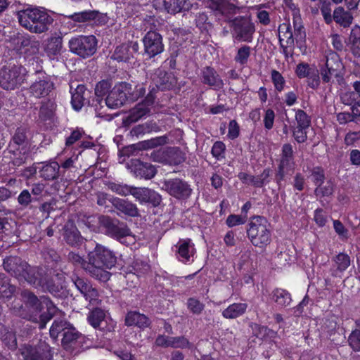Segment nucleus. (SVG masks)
<instances>
[{"label":"nucleus","instance_id":"f257e3e1","mask_svg":"<svg viewBox=\"0 0 360 360\" xmlns=\"http://www.w3.org/2000/svg\"><path fill=\"white\" fill-rule=\"evenodd\" d=\"M87 257L86 273L100 281H108L110 277L108 269L117 262L115 253L105 246L97 243L94 249L89 252Z\"/></svg>","mask_w":360,"mask_h":360},{"label":"nucleus","instance_id":"f03ea898","mask_svg":"<svg viewBox=\"0 0 360 360\" xmlns=\"http://www.w3.org/2000/svg\"><path fill=\"white\" fill-rule=\"evenodd\" d=\"M32 136L26 126L18 127L8 143L7 150L11 162L14 166L25 164L31 154Z\"/></svg>","mask_w":360,"mask_h":360},{"label":"nucleus","instance_id":"7ed1b4c3","mask_svg":"<svg viewBox=\"0 0 360 360\" xmlns=\"http://www.w3.org/2000/svg\"><path fill=\"white\" fill-rule=\"evenodd\" d=\"M19 24L34 34H41L49 30L53 19L44 8H27L18 11Z\"/></svg>","mask_w":360,"mask_h":360},{"label":"nucleus","instance_id":"20e7f679","mask_svg":"<svg viewBox=\"0 0 360 360\" xmlns=\"http://www.w3.org/2000/svg\"><path fill=\"white\" fill-rule=\"evenodd\" d=\"M26 69L21 65L9 64L0 69V86L6 90L19 88L25 81Z\"/></svg>","mask_w":360,"mask_h":360},{"label":"nucleus","instance_id":"39448f33","mask_svg":"<svg viewBox=\"0 0 360 360\" xmlns=\"http://www.w3.org/2000/svg\"><path fill=\"white\" fill-rule=\"evenodd\" d=\"M247 233L255 246L266 245L271 241V232L267 220L260 216L254 217L249 224Z\"/></svg>","mask_w":360,"mask_h":360},{"label":"nucleus","instance_id":"423d86ee","mask_svg":"<svg viewBox=\"0 0 360 360\" xmlns=\"http://www.w3.org/2000/svg\"><path fill=\"white\" fill-rule=\"evenodd\" d=\"M229 27L233 39L250 43L255 32V26L250 17L238 16L229 21Z\"/></svg>","mask_w":360,"mask_h":360},{"label":"nucleus","instance_id":"0eeeda50","mask_svg":"<svg viewBox=\"0 0 360 360\" xmlns=\"http://www.w3.org/2000/svg\"><path fill=\"white\" fill-rule=\"evenodd\" d=\"M46 304L47 308V311L46 312L41 313L43 309L42 306L37 307V309L34 307H21L19 316L22 319L38 323L40 329L44 328L46 323L53 318L56 310V307L53 306L51 301L47 300Z\"/></svg>","mask_w":360,"mask_h":360},{"label":"nucleus","instance_id":"6e6552de","mask_svg":"<svg viewBox=\"0 0 360 360\" xmlns=\"http://www.w3.org/2000/svg\"><path fill=\"white\" fill-rule=\"evenodd\" d=\"M71 52L86 58L93 56L97 49V39L94 35L79 36L69 41Z\"/></svg>","mask_w":360,"mask_h":360},{"label":"nucleus","instance_id":"1a4fd4ad","mask_svg":"<svg viewBox=\"0 0 360 360\" xmlns=\"http://www.w3.org/2000/svg\"><path fill=\"white\" fill-rule=\"evenodd\" d=\"M98 222L101 226L105 229V233L121 243L127 236L131 235V231L127 225L123 222H120L117 219H112L109 216L101 215L98 218Z\"/></svg>","mask_w":360,"mask_h":360},{"label":"nucleus","instance_id":"9d476101","mask_svg":"<svg viewBox=\"0 0 360 360\" xmlns=\"http://www.w3.org/2000/svg\"><path fill=\"white\" fill-rule=\"evenodd\" d=\"M65 274L57 271H50L49 274L44 272L41 287L44 291H48L54 296H60L65 288Z\"/></svg>","mask_w":360,"mask_h":360},{"label":"nucleus","instance_id":"9b49d317","mask_svg":"<svg viewBox=\"0 0 360 360\" xmlns=\"http://www.w3.org/2000/svg\"><path fill=\"white\" fill-rule=\"evenodd\" d=\"M131 85L127 82H121L116 84L109 92L108 96L103 101L109 108H118L124 105L129 98Z\"/></svg>","mask_w":360,"mask_h":360},{"label":"nucleus","instance_id":"f8f14e48","mask_svg":"<svg viewBox=\"0 0 360 360\" xmlns=\"http://www.w3.org/2000/svg\"><path fill=\"white\" fill-rule=\"evenodd\" d=\"M155 88L153 87L143 102L138 103L130 111L127 117L123 120V124L127 127L141 119L150 112L149 106L154 103Z\"/></svg>","mask_w":360,"mask_h":360},{"label":"nucleus","instance_id":"ddd939ff","mask_svg":"<svg viewBox=\"0 0 360 360\" xmlns=\"http://www.w3.org/2000/svg\"><path fill=\"white\" fill-rule=\"evenodd\" d=\"M23 360H51L52 354L49 345L41 342L36 347L22 345L19 349Z\"/></svg>","mask_w":360,"mask_h":360},{"label":"nucleus","instance_id":"4468645a","mask_svg":"<svg viewBox=\"0 0 360 360\" xmlns=\"http://www.w3.org/2000/svg\"><path fill=\"white\" fill-rule=\"evenodd\" d=\"M162 188L170 195L179 200L188 198L192 193L190 185L179 178L164 181Z\"/></svg>","mask_w":360,"mask_h":360},{"label":"nucleus","instance_id":"2eb2a0df","mask_svg":"<svg viewBox=\"0 0 360 360\" xmlns=\"http://www.w3.org/2000/svg\"><path fill=\"white\" fill-rule=\"evenodd\" d=\"M110 87L111 84L108 81L102 80L99 82L95 87L96 98L93 100V105L95 108L96 116L105 120H110L112 117L110 115L102 110L103 108L102 103L104 101L102 97L109 91Z\"/></svg>","mask_w":360,"mask_h":360},{"label":"nucleus","instance_id":"dca6fc26","mask_svg":"<svg viewBox=\"0 0 360 360\" xmlns=\"http://www.w3.org/2000/svg\"><path fill=\"white\" fill-rule=\"evenodd\" d=\"M145 53L150 57H154L164 51L162 36L157 32L149 31L143 39Z\"/></svg>","mask_w":360,"mask_h":360},{"label":"nucleus","instance_id":"f3484780","mask_svg":"<svg viewBox=\"0 0 360 360\" xmlns=\"http://www.w3.org/2000/svg\"><path fill=\"white\" fill-rule=\"evenodd\" d=\"M210 8L212 10L216 17L224 18V21L229 22L231 17L239 10L238 7L226 0L212 1L210 4Z\"/></svg>","mask_w":360,"mask_h":360},{"label":"nucleus","instance_id":"a211bd4d","mask_svg":"<svg viewBox=\"0 0 360 360\" xmlns=\"http://www.w3.org/2000/svg\"><path fill=\"white\" fill-rule=\"evenodd\" d=\"M129 195H133L141 203H150L154 207L160 205L162 201L161 195L148 188L131 186Z\"/></svg>","mask_w":360,"mask_h":360},{"label":"nucleus","instance_id":"6ab92c4d","mask_svg":"<svg viewBox=\"0 0 360 360\" xmlns=\"http://www.w3.org/2000/svg\"><path fill=\"white\" fill-rule=\"evenodd\" d=\"M127 167L136 177L150 179L153 178L157 170L154 165L149 162H144L139 159H132L127 163Z\"/></svg>","mask_w":360,"mask_h":360},{"label":"nucleus","instance_id":"aec40b11","mask_svg":"<svg viewBox=\"0 0 360 360\" xmlns=\"http://www.w3.org/2000/svg\"><path fill=\"white\" fill-rule=\"evenodd\" d=\"M71 280L74 283L77 289L84 295L86 300H89L90 303L94 304L98 303V290L92 287L90 282L83 278L79 277L77 275H72Z\"/></svg>","mask_w":360,"mask_h":360},{"label":"nucleus","instance_id":"412c9836","mask_svg":"<svg viewBox=\"0 0 360 360\" xmlns=\"http://www.w3.org/2000/svg\"><path fill=\"white\" fill-rule=\"evenodd\" d=\"M45 271L38 266H31L27 263V267L22 270L18 280L27 281L34 288H40Z\"/></svg>","mask_w":360,"mask_h":360},{"label":"nucleus","instance_id":"4be33fe9","mask_svg":"<svg viewBox=\"0 0 360 360\" xmlns=\"http://www.w3.org/2000/svg\"><path fill=\"white\" fill-rule=\"evenodd\" d=\"M62 236L65 243L72 247L82 245L83 237L72 221H68L62 230Z\"/></svg>","mask_w":360,"mask_h":360},{"label":"nucleus","instance_id":"5701e85b","mask_svg":"<svg viewBox=\"0 0 360 360\" xmlns=\"http://www.w3.org/2000/svg\"><path fill=\"white\" fill-rule=\"evenodd\" d=\"M54 88L53 82L47 76L36 80L30 87V93L35 98H44L49 95Z\"/></svg>","mask_w":360,"mask_h":360},{"label":"nucleus","instance_id":"b1692460","mask_svg":"<svg viewBox=\"0 0 360 360\" xmlns=\"http://www.w3.org/2000/svg\"><path fill=\"white\" fill-rule=\"evenodd\" d=\"M152 79L155 87L161 91L169 90L175 84L174 76L162 69L155 70Z\"/></svg>","mask_w":360,"mask_h":360},{"label":"nucleus","instance_id":"393cba45","mask_svg":"<svg viewBox=\"0 0 360 360\" xmlns=\"http://www.w3.org/2000/svg\"><path fill=\"white\" fill-rule=\"evenodd\" d=\"M157 160L169 165H176L183 162L185 160L184 153L178 148H168L162 151H158Z\"/></svg>","mask_w":360,"mask_h":360},{"label":"nucleus","instance_id":"a878e982","mask_svg":"<svg viewBox=\"0 0 360 360\" xmlns=\"http://www.w3.org/2000/svg\"><path fill=\"white\" fill-rule=\"evenodd\" d=\"M201 79L204 84L212 87L214 89H221L224 86L223 80L219 77L217 71L210 67L207 66L202 70Z\"/></svg>","mask_w":360,"mask_h":360},{"label":"nucleus","instance_id":"bb28decb","mask_svg":"<svg viewBox=\"0 0 360 360\" xmlns=\"http://www.w3.org/2000/svg\"><path fill=\"white\" fill-rule=\"evenodd\" d=\"M3 266L7 272L18 279L24 268L27 267V262L18 257L10 256L4 259Z\"/></svg>","mask_w":360,"mask_h":360},{"label":"nucleus","instance_id":"cd10ccee","mask_svg":"<svg viewBox=\"0 0 360 360\" xmlns=\"http://www.w3.org/2000/svg\"><path fill=\"white\" fill-rule=\"evenodd\" d=\"M125 325L127 326H136L141 330L150 327L151 321L143 314L136 311H129L125 316Z\"/></svg>","mask_w":360,"mask_h":360},{"label":"nucleus","instance_id":"c85d7f7f","mask_svg":"<svg viewBox=\"0 0 360 360\" xmlns=\"http://www.w3.org/2000/svg\"><path fill=\"white\" fill-rule=\"evenodd\" d=\"M270 169L266 168L263 170L262 173L257 176L250 175L244 172L238 174L239 179L244 183L251 184L257 188H261L264 184L269 182Z\"/></svg>","mask_w":360,"mask_h":360},{"label":"nucleus","instance_id":"c756f323","mask_svg":"<svg viewBox=\"0 0 360 360\" xmlns=\"http://www.w3.org/2000/svg\"><path fill=\"white\" fill-rule=\"evenodd\" d=\"M111 203L113 207L125 215L136 217L139 216L136 205L130 201L117 197L111 198Z\"/></svg>","mask_w":360,"mask_h":360},{"label":"nucleus","instance_id":"7c9ffc66","mask_svg":"<svg viewBox=\"0 0 360 360\" xmlns=\"http://www.w3.org/2000/svg\"><path fill=\"white\" fill-rule=\"evenodd\" d=\"M340 67L341 63L336 57L327 58L326 68L321 71L323 81L328 83L330 82L333 77H337Z\"/></svg>","mask_w":360,"mask_h":360},{"label":"nucleus","instance_id":"2f4dec72","mask_svg":"<svg viewBox=\"0 0 360 360\" xmlns=\"http://www.w3.org/2000/svg\"><path fill=\"white\" fill-rule=\"evenodd\" d=\"M40 176L44 180L54 181L63 176V171H60V165L56 161L45 164L39 171Z\"/></svg>","mask_w":360,"mask_h":360},{"label":"nucleus","instance_id":"473e14b6","mask_svg":"<svg viewBox=\"0 0 360 360\" xmlns=\"http://www.w3.org/2000/svg\"><path fill=\"white\" fill-rule=\"evenodd\" d=\"M168 138L166 136H158L156 138L151 139L150 140L144 141L139 143L137 145H132L126 148L124 153L127 155V151L132 148L136 149H150L158 146H163L167 143Z\"/></svg>","mask_w":360,"mask_h":360},{"label":"nucleus","instance_id":"72a5a7b5","mask_svg":"<svg viewBox=\"0 0 360 360\" xmlns=\"http://www.w3.org/2000/svg\"><path fill=\"white\" fill-rule=\"evenodd\" d=\"M193 244L191 239L180 240L176 245L178 257L182 262H187L193 255Z\"/></svg>","mask_w":360,"mask_h":360},{"label":"nucleus","instance_id":"f704fd0d","mask_svg":"<svg viewBox=\"0 0 360 360\" xmlns=\"http://www.w3.org/2000/svg\"><path fill=\"white\" fill-rule=\"evenodd\" d=\"M165 7L169 13L188 11L191 8V4L188 0H165Z\"/></svg>","mask_w":360,"mask_h":360},{"label":"nucleus","instance_id":"c9c22d12","mask_svg":"<svg viewBox=\"0 0 360 360\" xmlns=\"http://www.w3.org/2000/svg\"><path fill=\"white\" fill-rule=\"evenodd\" d=\"M247 307L246 303H233L222 311V316L227 319H236L245 313Z\"/></svg>","mask_w":360,"mask_h":360},{"label":"nucleus","instance_id":"e433bc0d","mask_svg":"<svg viewBox=\"0 0 360 360\" xmlns=\"http://www.w3.org/2000/svg\"><path fill=\"white\" fill-rule=\"evenodd\" d=\"M132 58V51L128 44H122L117 46L111 56V59L117 62L128 63Z\"/></svg>","mask_w":360,"mask_h":360},{"label":"nucleus","instance_id":"4c0bfd02","mask_svg":"<svg viewBox=\"0 0 360 360\" xmlns=\"http://www.w3.org/2000/svg\"><path fill=\"white\" fill-rule=\"evenodd\" d=\"M86 96V88L82 84L78 85L75 91L72 92L71 103L75 110H79L83 107Z\"/></svg>","mask_w":360,"mask_h":360},{"label":"nucleus","instance_id":"58836bf2","mask_svg":"<svg viewBox=\"0 0 360 360\" xmlns=\"http://www.w3.org/2000/svg\"><path fill=\"white\" fill-rule=\"evenodd\" d=\"M334 20L344 27H349L353 20L352 15L345 11L342 7H339L334 11Z\"/></svg>","mask_w":360,"mask_h":360},{"label":"nucleus","instance_id":"ea45409f","mask_svg":"<svg viewBox=\"0 0 360 360\" xmlns=\"http://www.w3.org/2000/svg\"><path fill=\"white\" fill-rule=\"evenodd\" d=\"M158 129V126L155 122H148L134 127L130 131V135L138 138L145 134L150 133L153 131H156Z\"/></svg>","mask_w":360,"mask_h":360},{"label":"nucleus","instance_id":"a19ab883","mask_svg":"<svg viewBox=\"0 0 360 360\" xmlns=\"http://www.w3.org/2000/svg\"><path fill=\"white\" fill-rule=\"evenodd\" d=\"M294 164V152L290 143H285L282 147L280 164L281 167H290Z\"/></svg>","mask_w":360,"mask_h":360},{"label":"nucleus","instance_id":"79ce46f5","mask_svg":"<svg viewBox=\"0 0 360 360\" xmlns=\"http://www.w3.org/2000/svg\"><path fill=\"white\" fill-rule=\"evenodd\" d=\"M278 32L280 44H283L282 41L285 39L288 46H294L295 39L290 24L283 23L281 25L278 27Z\"/></svg>","mask_w":360,"mask_h":360},{"label":"nucleus","instance_id":"37998d69","mask_svg":"<svg viewBox=\"0 0 360 360\" xmlns=\"http://www.w3.org/2000/svg\"><path fill=\"white\" fill-rule=\"evenodd\" d=\"M105 318V311L100 308H95L91 310L87 317L88 322L94 328L101 327V323Z\"/></svg>","mask_w":360,"mask_h":360},{"label":"nucleus","instance_id":"c03bdc74","mask_svg":"<svg viewBox=\"0 0 360 360\" xmlns=\"http://www.w3.org/2000/svg\"><path fill=\"white\" fill-rule=\"evenodd\" d=\"M99 15L96 11H84L79 13H75L68 16L70 19L77 22H86L96 19Z\"/></svg>","mask_w":360,"mask_h":360},{"label":"nucleus","instance_id":"a18cd8bd","mask_svg":"<svg viewBox=\"0 0 360 360\" xmlns=\"http://www.w3.org/2000/svg\"><path fill=\"white\" fill-rule=\"evenodd\" d=\"M70 325L71 324L65 320L56 319L53 322L50 328V336L53 339H56L60 333H65V330L68 329V328L70 327Z\"/></svg>","mask_w":360,"mask_h":360},{"label":"nucleus","instance_id":"49530a36","mask_svg":"<svg viewBox=\"0 0 360 360\" xmlns=\"http://www.w3.org/2000/svg\"><path fill=\"white\" fill-rule=\"evenodd\" d=\"M15 290V286L11 285L3 274H0V299H10Z\"/></svg>","mask_w":360,"mask_h":360},{"label":"nucleus","instance_id":"de8ad7c7","mask_svg":"<svg viewBox=\"0 0 360 360\" xmlns=\"http://www.w3.org/2000/svg\"><path fill=\"white\" fill-rule=\"evenodd\" d=\"M63 48V38L60 36L51 37L47 44L46 51L49 54L56 56L59 54Z\"/></svg>","mask_w":360,"mask_h":360},{"label":"nucleus","instance_id":"09e8293b","mask_svg":"<svg viewBox=\"0 0 360 360\" xmlns=\"http://www.w3.org/2000/svg\"><path fill=\"white\" fill-rule=\"evenodd\" d=\"M336 270L342 272L345 271L351 264L350 257L346 253H339L333 258Z\"/></svg>","mask_w":360,"mask_h":360},{"label":"nucleus","instance_id":"8fccbe9b","mask_svg":"<svg viewBox=\"0 0 360 360\" xmlns=\"http://www.w3.org/2000/svg\"><path fill=\"white\" fill-rule=\"evenodd\" d=\"M82 334L71 324L69 328L63 334L62 344L64 346H68L75 343Z\"/></svg>","mask_w":360,"mask_h":360},{"label":"nucleus","instance_id":"3c124183","mask_svg":"<svg viewBox=\"0 0 360 360\" xmlns=\"http://www.w3.org/2000/svg\"><path fill=\"white\" fill-rule=\"evenodd\" d=\"M273 300L281 307L288 306L291 302L290 294L283 289H276L273 291Z\"/></svg>","mask_w":360,"mask_h":360},{"label":"nucleus","instance_id":"603ef678","mask_svg":"<svg viewBox=\"0 0 360 360\" xmlns=\"http://www.w3.org/2000/svg\"><path fill=\"white\" fill-rule=\"evenodd\" d=\"M22 296L25 302V307L23 308L34 307L35 309H37V307L42 306V302L33 292L30 291H23L22 292Z\"/></svg>","mask_w":360,"mask_h":360},{"label":"nucleus","instance_id":"864d4df0","mask_svg":"<svg viewBox=\"0 0 360 360\" xmlns=\"http://www.w3.org/2000/svg\"><path fill=\"white\" fill-rule=\"evenodd\" d=\"M105 185L109 190L121 196L125 197L129 195L131 186L112 181H108Z\"/></svg>","mask_w":360,"mask_h":360},{"label":"nucleus","instance_id":"5fc2aeb1","mask_svg":"<svg viewBox=\"0 0 360 360\" xmlns=\"http://www.w3.org/2000/svg\"><path fill=\"white\" fill-rule=\"evenodd\" d=\"M334 190V184L331 181H328L325 185L318 186L314 190V193L317 197H328L333 195Z\"/></svg>","mask_w":360,"mask_h":360},{"label":"nucleus","instance_id":"6e6d98bb","mask_svg":"<svg viewBox=\"0 0 360 360\" xmlns=\"http://www.w3.org/2000/svg\"><path fill=\"white\" fill-rule=\"evenodd\" d=\"M293 27L294 32H292V34L294 39L296 41L297 44H302L305 41L306 38V32L304 27L300 20H294Z\"/></svg>","mask_w":360,"mask_h":360},{"label":"nucleus","instance_id":"4d7b16f0","mask_svg":"<svg viewBox=\"0 0 360 360\" xmlns=\"http://www.w3.org/2000/svg\"><path fill=\"white\" fill-rule=\"evenodd\" d=\"M297 127L309 128L311 124L310 117L302 110H297L295 114Z\"/></svg>","mask_w":360,"mask_h":360},{"label":"nucleus","instance_id":"13d9d810","mask_svg":"<svg viewBox=\"0 0 360 360\" xmlns=\"http://www.w3.org/2000/svg\"><path fill=\"white\" fill-rule=\"evenodd\" d=\"M250 56V47L244 45L238 50V52L235 56V60L240 65H244L247 63Z\"/></svg>","mask_w":360,"mask_h":360},{"label":"nucleus","instance_id":"bf43d9fd","mask_svg":"<svg viewBox=\"0 0 360 360\" xmlns=\"http://www.w3.org/2000/svg\"><path fill=\"white\" fill-rule=\"evenodd\" d=\"M271 77L276 90L278 91H282L285 83V79L282 75L278 71L273 70L271 72Z\"/></svg>","mask_w":360,"mask_h":360},{"label":"nucleus","instance_id":"052dcab7","mask_svg":"<svg viewBox=\"0 0 360 360\" xmlns=\"http://www.w3.org/2000/svg\"><path fill=\"white\" fill-rule=\"evenodd\" d=\"M349 345L355 352H360V330L355 329L352 331L348 338Z\"/></svg>","mask_w":360,"mask_h":360},{"label":"nucleus","instance_id":"680f3d73","mask_svg":"<svg viewBox=\"0 0 360 360\" xmlns=\"http://www.w3.org/2000/svg\"><path fill=\"white\" fill-rule=\"evenodd\" d=\"M170 347L174 348H188L191 349L193 345L184 336L171 337Z\"/></svg>","mask_w":360,"mask_h":360},{"label":"nucleus","instance_id":"e2e57ef3","mask_svg":"<svg viewBox=\"0 0 360 360\" xmlns=\"http://www.w3.org/2000/svg\"><path fill=\"white\" fill-rule=\"evenodd\" d=\"M32 201H34V198L27 189L22 190L18 197V204L24 208L27 207Z\"/></svg>","mask_w":360,"mask_h":360},{"label":"nucleus","instance_id":"0e129e2a","mask_svg":"<svg viewBox=\"0 0 360 360\" xmlns=\"http://www.w3.org/2000/svg\"><path fill=\"white\" fill-rule=\"evenodd\" d=\"M68 259L70 262L72 263L75 265L81 266L82 269L86 271V264H88V261H86L79 254L74 252H70L68 255Z\"/></svg>","mask_w":360,"mask_h":360},{"label":"nucleus","instance_id":"69168bd1","mask_svg":"<svg viewBox=\"0 0 360 360\" xmlns=\"http://www.w3.org/2000/svg\"><path fill=\"white\" fill-rule=\"evenodd\" d=\"M132 267L134 273L131 276L136 274L137 276L146 274L150 269V266L146 262L138 260L134 262Z\"/></svg>","mask_w":360,"mask_h":360},{"label":"nucleus","instance_id":"338daca9","mask_svg":"<svg viewBox=\"0 0 360 360\" xmlns=\"http://www.w3.org/2000/svg\"><path fill=\"white\" fill-rule=\"evenodd\" d=\"M308 128H301L300 127H295L292 130V136L297 143H304L307 141V129Z\"/></svg>","mask_w":360,"mask_h":360},{"label":"nucleus","instance_id":"774afa93","mask_svg":"<svg viewBox=\"0 0 360 360\" xmlns=\"http://www.w3.org/2000/svg\"><path fill=\"white\" fill-rule=\"evenodd\" d=\"M313 69L309 64L301 63L297 65L295 72L299 78H305L309 75Z\"/></svg>","mask_w":360,"mask_h":360}]
</instances>
